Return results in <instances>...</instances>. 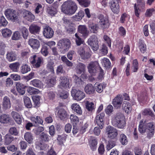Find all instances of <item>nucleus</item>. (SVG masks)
<instances>
[{
  "instance_id": "obj_3",
  "label": "nucleus",
  "mask_w": 155,
  "mask_h": 155,
  "mask_svg": "<svg viewBox=\"0 0 155 155\" xmlns=\"http://www.w3.org/2000/svg\"><path fill=\"white\" fill-rule=\"evenodd\" d=\"M113 125L119 128H123L126 125L125 118L121 113H118L114 115L111 119Z\"/></svg>"
},
{
  "instance_id": "obj_57",
  "label": "nucleus",
  "mask_w": 155,
  "mask_h": 155,
  "mask_svg": "<svg viewBox=\"0 0 155 155\" xmlns=\"http://www.w3.org/2000/svg\"><path fill=\"white\" fill-rule=\"evenodd\" d=\"M36 147L40 150H46L48 148V145L45 143H40L38 144H36Z\"/></svg>"
},
{
  "instance_id": "obj_49",
  "label": "nucleus",
  "mask_w": 155,
  "mask_h": 155,
  "mask_svg": "<svg viewBox=\"0 0 155 155\" xmlns=\"http://www.w3.org/2000/svg\"><path fill=\"white\" fill-rule=\"evenodd\" d=\"M54 62L52 61H50L49 62L47 65L48 70L50 71L53 74H54Z\"/></svg>"
},
{
  "instance_id": "obj_40",
  "label": "nucleus",
  "mask_w": 155,
  "mask_h": 155,
  "mask_svg": "<svg viewBox=\"0 0 155 155\" xmlns=\"http://www.w3.org/2000/svg\"><path fill=\"white\" fill-rule=\"evenodd\" d=\"M97 143V140L96 138H94L90 140L89 145L91 149L93 150H94L96 149Z\"/></svg>"
},
{
  "instance_id": "obj_21",
  "label": "nucleus",
  "mask_w": 155,
  "mask_h": 155,
  "mask_svg": "<svg viewBox=\"0 0 155 155\" xmlns=\"http://www.w3.org/2000/svg\"><path fill=\"white\" fill-rule=\"evenodd\" d=\"M78 31L82 34V37L85 38L88 35V32L86 27L84 25H79L78 26Z\"/></svg>"
},
{
  "instance_id": "obj_60",
  "label": "nucleus",
  "mask_w": 155,
  "mask_h": 155,
  "mask_svg": "<svg viewBox=\"0 0 155 155\" xmlns=\"http://www.w3.org/2000/svg\"><path fill=\"white\" fill-rule=\"evenodd\" d=\"M79 4L85 7H87L90 4L89 1L88 0H77Z\"/></svg>"
},
{
  "instance_id": "obj_28",
  "label": "nucleus",
  "mask_w": 155,
  "mask_h": 155,
  "mask_svg": "<svg viewBox=\"0 0 155 155\" xmlns=\"http://www.w3.org/2000/svg\"><path fill=\"white\" fill-rule=\"evenodd\" d=\"M30 84L34 86L40 88H43L44 84L39 80L35 79L30 81Z\"/></svg>"
},
{
  "instance_id": "obj_26",
  "label": "nucleus",
  "mask_w": 155,
  "mask_h": 155,
  "mask_svg": "<svg viewBox=\"0 0 155 155\" xmlns=\"http://www.w3.org/2000/svg\"><path fill=\"white\" fill-rule=\"evenodd\" d=\"M71 108L72 110L78 114L81 115L82 114V110L79 104L77 103H73L71 105Z\"/></svg>"
},
{
  "instance_id": "obj_44",
  "label": "nucleus",
  "mask_w": 155,
  "mask_h": 155,
  "mask_svg": "<svg viewBox=\"0 0 155 155\" xmlns=\"http://www.w3.org/2000/svg\"><path fill=\"white\" fill-rule=\"evenodd\" d=\"M30 70V67L26 64L23 65L21 67L20 71L22 74L26 73Z\"/></svg>"
},
{
  "instance_id": "obj_29",
  "label": "nucleus",
  "mask_w": 155,
  "mask_h": 155,
  "mask_svg": "<svg viewBox=\"0 0 155 155\" xmlns=\"http://www.w3.org/2000/svg\"><path fill=\"white\" fill-rule=\"evenodd\" d=\"M16 87L18 91L21 95L24 94L25 92V86L22 84L17 83Z\"/></svg>"
},
{
  "instance_id": "obj_5",
  "label": "nucleus",
  "mask_w": 155,
  "mask_h": 155,
  "mask_svg": "<svg viewBox=\"0 0 155 155\" xmlns=\"http://www.w3.org/2000/svg\"><path fill=\"white\" fill-rule=\"evenodd\" d=\"M5 15L9 20L15 21L18 18V15L15 11L13 9L7 8L4 12Z\"/></svg>"
},
{
  "instance_id": "obj_48",
  "label": "nucleus",
  "mask_w": 155,
  "mask_h": 155,
  "mask_svg": "<svg viewBox=\"0 0 155 155\" xmlns=\"http://www.w3.org/2000/svg\"><path fill=\"white\" fill-rule=\"evenodd\" d=\"M24 101L25 106L28 108H31L32 104L30 99L28 97L25 96L24 97Z\"/></svg>"
},
{
  "instance_id": "obj_15",
  "label": "nucleus",
  "mask_w": 155,
  "mask_h": 155,
  "mask_svg": "<svg viewBox=\"0 0 155 155\" xmlns=\"http://www.w3.org/2000/svg\"><path fill=\"white\" fill-rule=\"evenodd\" d=\"M110 8L112 12L114 14H118L120 11L118 2H116L112 0L110 2Z\"/></svg>"
},
{
  "instance_id": "obj_32",
  "label": "nucleus",
  "mask_w": 155,
  "mask_h": 155,
  "mask_svg": "<svg viewBox=\"0 0 155 155\" xmlns=\"http://www.w3.org/2000/svg\"><path fill=\"white\" fill-rule=\"evenodd\" d=\"M106 84H99L96 83L95 84L94 87L96 91L99 93H101L103 91L104 89L106 87Z\"/></svg>"
},
{
  "instance_id": "obj_27",
  "label": "nucleus",
  "mask_w": 155,
  "mask_h": 155,
  "mask_svg": "<svg viewBox=\"0 0 155 155\" xmlns=\"http://www.w3.org/2000/svg\"><path fill=\"white\" fill-rule=\"evenodd\" d=\"M84 90L87 94H94L95 91L94 87L91 84H87L85 87Z\"/></svg>"
},
{
  "instance_id": "obj_52",
  "label": "nucleus",
  "mask_w": 155,
  "mask_h": 155,
  "mask_svg": "<svg viewBox=\"0 0 155 155\" xmlns=\"http://www.w3.org/2000/svg\"><path fill=\"white\" fill-rule=\"evenodd\" d=\"M56 80L55 77H53L50 80L47 82V86L48 87H53L56 84Z\"/></svg>"
},
{
  "instance_id": "obj_34",
  "label": "nucleus",
  "mask_w": 155,
  "mask_h": 155,
  "mask_svg": "<svg viewBox=\"0 0 155 155\" xmlns=\"http://www.w3.org/2000/svg\"><path fill=\"white\" fill-rule=\"evenodd\" d=\"M6 58L9 62L14 61L16 59V55L15 53L11 52L7 54Z\"/></svg>"
},
{
  "instance_id": "obj_13",
  "label": "nucleus",
  "mask_w": 155,
  "mask_h": 155,
  "mask_svg": "<svg viewBox=\"0 0 155 155\" xmlns=\"http://www.w3.org/2000/svg\"><path fill=\"white\" fill-rule=\"evenodd\" d=\"M21 14L23 17L29 21L32 22L35 18V16L30 12L26 10H23Z\"/></svg>"
},
{
  "instance_id": "obj_16",
  "label": "nucleus",
  "mask_w": 155,
  "mask_h": 155,
  "mask_svg": "<svg viewBox=\"0 0 155 155\" xmlns=\"http://www.w3.org/2000/svg\"><path fill=\"white\" fill-rule=\"evenodd\" d=\"M60 83L58 86L59 88L63 89L69 87V80L65 76L61 77L60 80Z\"/></svg>"
},
{
  "instance_id": "obj_8",
  "label": "nucleus",
  "mask_w": 155,
  "mask_h": 155,
  "mask_svg": "<svg viewBox=\"0 0 155 155\" xmlns=\"http://www.w3.org/2000/svg\"><path fill=\"white\" fill-rule=\"evenodd\" d=\"M87 42L93 50L96 51L98 49L99 47L98 40L96 36H91L88 39Z\"/></svg>"
},
{
  "instance_id": "obj_61",
  "label": "nucleus",
  "mask_w": 155,
  "mask_h": 155,
  "mask_svg": "<svg viewBox=\"0 0 155 155\" xmlns=\"http://www.w3.org/2000/svg\"><path fill=\"white\" fill-rule=\"evenodd\" d=\"M58 95L61 98L65 99L68 97L69 94L67 91H63L61 92H59Z\"/></svg>"
},
{
  "instance_id": "obj_20",
  "label": "nucleus",
  "mask_w": 155,
  "mask_h": 155,
  "mask_svg": "<svg viewBox=\"0 0 155 155\" xmlns=\"http://www.w3.org/2000/svg\"><path fill=\"white\" fill-rule=\"evenodd\" d=\"M11 115L16 123L21 124L22 122L21 116L18 113L13 111L11 113Z\"/></svg>"
},
{
  "instance_id": "obj_58",
  "label": "nucleus",
  "mask_w": 155,
  "mask_h": 155,
  "mask_svg": "<svg viewBox=\"0 0 155 155\" xmlns=\"http://www.w3.org/2000/svg\"><path fill=\"white\" fill-rule=\"evenodd\" d=\"M75 36L76 37L75 39V42L77 45L79 46L83 43V40L78 36L77 33L75 34Z\"/></svg>"
},
{
  "instance_id": "obj_46",
  "label": "nucleus",
  "mask_w": 155,
  "mask_h": 155,
  "mask_svg": "<svg viewBox=\"0 0 155 155\" xmlns=\"http://www.w3.org/2000/svg\"><path fill=\"white\" fill-rule=\"evenodd\" d=\"M14 140V137L9 134H7L5 136V143L6 145L10 144Z\"/></svg>"
},
{
  "instance_id": "obj_59",
  "label": "nucleus",
  "mask_w": 155,
  "mask_h": 155,
  "mask_svg": "<svg viewBox=\"0 0 155 155\" xmlns=\"http://www.w3.org/2000/svg\"><path fill=\"white\" fill-rule=\"evenodd\" d=\"M45 96L47 98L51 100L53 99L55 97V94L53 91H50L47 93H45Z\"/></svg>"
},
{
  "instance_id": "obj_41",
  "label": "nucleus",
  "mask_w": 155,
  "mask_h": 155,
  "mask_svg": "<svg viewBox=\"0 0 155 155\" xmlns=\"http://www.w3.org/2000/svg\"><path fill=\"white\" fill-rule=\"evenodd\" d=\"M24 138L25 140L29 143H31L32 142L33 139L31 133L26 132L25 134Z\"/></svg>"
},
{
  "instance_id": "obj_56",
  "label": "nucleus",
  "mask_w": 155,
  "mask_h": 155,
  "mask_svg": "<svg viewBox=\"0 0 155 155\" xmlns=\"http://www.w3.org/2000/svg\"><path fill=\"white\" fill-rule=\"evenodd\" d=\"M8 23V22L3 16L0 17V27H5Z\"/></svg>"
},
{
  "instance_id": "obj_19",
  "label": "nucleus",
  "mask_w": 155,
  "mask_h": 155,
  "mask_svg": "<svg viewBox=\"0 0 155 155\" xmlns=\"http://www.w3.org/2000/svg\"><path fill=\"white\" fill-rule=\"evenodd\" d=\"M28 44L33 49H38L40 46L39 41L37 39L31 38L28 41Z\"/></svg>"
},
{
  "instance_id": "obj_36",
  "label": "nucleus",
  "mask_w": 155,
  "mask_h": 155,
  "mask_svg": "<svg viewBox=\"0 0 155 155\" xmlns=\"http://www.w3.org/2000/svg\"><path fill=\"white\" fill-rule=\"evenodd\" d=\"M138 47L140 51L144 53L146 50V46L144 41L142 40H140L138 43Z\"/></svg>"
},
{
  "instance_id": "obj_14",
  "label": "nucleus",
  "mask_w": 155,
  "mask_h": 155,
  "mask_svg": "<svg viewBox=\"0 0 155 155\" xmlns=\"http://www.w3.org/2000/svg\"><path fill=\"white\" fill-rule=\"evenodd\" d=\"M42 61V59L41 57L37 56L34 55L31 57L30 58V61L32 64H34L36 68L39 67Z\"/></svg>"
},
{
  "instance_id": "obj_37",
  "label": "nucleus",
  "mask_w": 155,
  "mask_h": 155,
  "mask_svg": "<svg viewBox=\"0 0 155 155\" xmlns=\"http://www.w3.org/2000/svg\"><path fill=\"white\" fill-rule=\"evenodd\" d=\"M101 63L103 66L106 69H109L110 68L111 64L109 59L104 58L102 60Z\"/></svg>"
},
{
  "instance_id": "obj_6",
  "label": "nucleus",
  "mask_w": 155,
  "mask_h": 155,
  "mask_svg": "<svg viewBox=\"0 0 155 155\" xmlns=\"http://www.w3.org/2000/svg\"><path fill=\"white\" fill-rule=\"evenodd\" d=\"M106 133L107 137L111 139H115L118 134L117 129L110 126H108L106 127Z\"/></svg>"
},
{
  "instance_id": "obj_11",
  "label": "nucleus",
  "mask_w": 155,
  "mask_h": 155,
  "mask_svg": "<svg viewBox=\"0 0 155 155\" xmlns=\"http://www.w3.org/2000/svg\"><path fill=\"white\" fill-rule=\"evenodd\" d=\"M104 113H102L97 115L95 119V123H96L101 129H102L103 127L104 120Z\"/></svg>"
},
{
  "instance_id": "obj_35",
  "label": "nucleus",
  "mask_w": 155,
  "mask_h": 155,
  "mask_svg": "<svg viewBox=\"0 0 155 155\" xmlns=\"http://www.w3.org/2000/svg\"><path fill=\"white\" fill-rule=\"evenodd\" d=\"M20 65V64L18 62H15L10 64L9 67L10 69L14 72H17Z\"/></svg>"
},
{
  "instance_id": "obj_62",
  "label": "nucleus",
  "mask_w": 155,
  "mask_h": 155,
  "mask_svg": "<svg viewBox=\"0 0 155 155\" xmlns=\"http://www.w3.org/2000/svg\"><path fill=\"white\" fill-rule=\"evenodd\" d=\"M115 145V142L112 140H110L107 145V149L108 150H110Z\"/></svg>"
},
{
  "instance_id": "obj_51",
  "label": "nucleus",
  "mask_w": 155,
  "mask_h": 155,
  "mask_svg": "<svg viewBox=\"0 0 155 155\" xmlns=\"http://www.w3.org/2000/svg\"><path fill=\"white\" fill-rule=\"evenodd\" d=\"M22 33L23 38L26 39L27 38L28 35V29L25 27H22L20 29Z\"/></svg>"
},
{
  "instance_id": "obj_24",
  "label": "nucleus",
  "mask_w": 155,
  "mask_h": 155,
  "mask_svg": "<svg viewBox=\"0 0 155 155\" xmlns=\"http://www.w3.org/2000/svg\"><path fill=\"white\" fill-rule=\"evenodd\" d=\"M56 109L58 110L57 113L58 116L61 120L65 118L67 115L66 111L63 108H60L59 107H57Z\"/></svg>"
},
{
  "instance_id": "obj_12",
  "label": "nucleus",
  "mask_w": 155,
  "mask_h": 155,
  "mask_svg": "<svg viewBox=\"0 0 155 155\" xmlns=\"http://www.w3.org/2000/svg\"><path fill=\"white\" fill-rule=\"evenodd\" d=\"M99 64L97 61L91 62L87 68L89 72L92 75H95L96 73L97 69L99 67Z\"/></svg>"
},
{
  "instance_id": "obj_45",
  "label": "nucleus",
  "mask_w": 155,
  "mask_h": 155,
  "mask_svg": "<svg viewBox=\"0 0 155 155\" xmlns=\"http://www.w3.org/2000/svg\"><path fill=\"white\" fill-rule=\"evenodd\" d=\"M120 141L122 145H126L128 143V139L127 136L123 134L120 135Z\"/></svg>"
},
{
  "instance_id": "obj_38",
  "label": "nucleus",
  "mask_w": 155,
  "mask_h": 155,
  "mask_svg": "<svg viewBox=\"0 0 155 155\" xmlns=\"http://www.w3.org/2000/svg\"><path fill=\"white\" fill-rule=\"evenodd\" d=\"M2 34L4 37H8L11 36L12 34V31L8 28H5L2 30Z\"/></svg>"
},
{
  "instance_id": "obj_42",
  "label": "nucleus",
  "mask_w": 155,
  "mask_h": 155,
  "mask_svg": "<svg viewBox=\"0 0 155 155\" xmlns=\"http://www.w3.org/2000/svg\"><path fill=\"white\" fill-rule=\"evenodd\" d=\"M71 121L73 125H76L79 122V119L78 117L74 114H71L70 117Z\"/></svg>"
},
{
  "instance_id": "obj_39",
  "label": "nucleus",
  "mask_w": 155,
  "mask_h": 155,
  "mask_svg": "<svg viewBox=\"0 0 155 155\" xmlns=\"http://www.w3.org/2000/svg\"><path fill=\"white\" fill-rule=\"evenodd\" d=\"M84 15L83 11H80L77 14L73 17V18L76 21H80L84 17Z\"/></svg>"
},
{
  "instance_id": "obj_9",
  "label": "nucleus",
  "mask_w": 155,
  "mask_h": 155,
  "mask_svg": "<svg viewBox=\"0 0 155 155\" xmlns=\"http://www.w3.org/2000/svg\"><path fill=\"white\" fill-rule=\"evenodd\" d=\"M98 18L100 20L98 24L101 28L104 29L108 27L109 24L107 17H104L102 15H100L98 16Z\"/></svg>"
},
{
  "instance_id": "obj_25",
  "label": "nucleus",
  "mask_w": 155,
  "mask_h": 155,
  "mask_svg": "<svg viewBox=\"0 0 155 155\" xmlns=\"http://www.w3.org/2000/svg\"><path fill=\"white\" fill-rule=\"evenodd\" d=\"M2 106L5 109H9L11 107V104L9 98L7 96L3 98Z\"/></svg>"
},
{
  "instance_id": "obj_1",
  "label": "nucleus",
  "mask_w": 155,
  "mask_h": 155,
  "mask_svg": "<svg viewBox=\"0 0 155 155\" xmlns=\"http://www.w3.org/2000/svg\"><path fill=\"white\" fill-rule=\"evenodd\" d=\"M154 129V127L153 123L148 122L147 120H142L140 121L138 130L140 133L143 134L147 132V137L150 138L153 135Z\"/></svg>"
},
{
  "instance_id": "obj_64",
  "label": "nucleus",
  "mask_w": 155,
  "mask_h": 155,
  "mask_svg": "<svg viewBox=\"0 0 155 155\" xmlns=\"http://www.w3.org/2000/svg\"><path fill=\"white\" fill-rule=\"evenodd\" d=\"M9 132L11 134L15 136H17L18 134V131L15 127H11L9 130Z\"/></svg>"
},
{
  "instance_id": "obj_7",
  "label": "nucleus",
  "mask_w": 155,
  "mask_h": 155,
  "mask_svg": "<svg viewBox=\"0 0 155 155\" xmlns=\"http://www.w3.org/2000/svg\"><path fill=\"white\" fill-rule=\"evenodd\" d=\"M71 92L73 98L77 101H81L85 97V93L79 90L72 89Z\"/></svg>"
},
{
  "instance_id": "obj_10",
  "label": "nucleus",
  "mask_w": 155,
  "mask_h": 155,
  "mask_svg": "<svg viewBox=\"0 0 155 155\" xmlns=\"http://www.w3.org/2000/svg\"><path fill=\"white\" fill-rule=\"evenodd\" d=\"M54 31L49 26L46 25L43 28V34L47 38H51L53 36Z\"/></svg>"
},
{
  "instance_id": "obj_2",
  "label": "nucleus",
  "mask_w": 155,
  "mask_h": 155,
  "mask_svg": "<svg viewBox=\"0 0 155 155\" xmlns=\"http://www.w3.org/2000/svg\"><path fill=\"white\" fill-rule=\"evenodd\" d=\"M78 9V6L74 1L68 0L64 2L61 5V11L64 13L69 15L74 14Z\"/></svg>"
},
{
  "instance_id": "obj_31",
  "label": "nucleus",
  "mask_w": 155,
  "mask_h": 155,
  "mask_svg": "<svg viewBox=\"0 0 155 155\" xmlns=\"http://www.w3.org/2000/svg\"><path fill=\"white\" fill-rule=\"evenodd\" d=\"M78 53L80 55L82 59H86L90 58L91 55L88 52H85L83 48L80 49L78 51Z\"/></svg>"
},
{
  "instance_id": "obj_23",
  "label": "nucleus",
  "mask_w": 155,
  "mask_h": 155,
  "mask_svg": "<svg viewBox=\"0 0 155 155\" xmlns=\"http://www.w3.org/2000/svg\"><path fill=\"white\" fill-rule=\"evenodd\" d=\"M122 107L125 112L127 114L130 113L132 110L131 105L128 102L124 101L122 104Z\"/></svg>"
},
{
  "instance_id": "obj_17",
  "label": "nucleus",
  "mask_w": 155,
  "mask_h": 155,
  "mask_svg": "<svg viewBox=\"0 0 155 155\" xmlns=\"http://www.w3.org/2000/svg\"><path fill=\"white\" fill-rule=\"evenodd\" d=\"M123 99L120 95H117L113 100L112 104L114 107L116 108H120L123 102Z\"/></svg>"
},
{
  "instance_id": "obj_47",
  "label": "nucleus",
  "mask_w": 155,
  "mask_h": 155,
  "mask_svg": "<svg viewBox=\"0 0 155 155\" xmlns=\"http://www.w3.org/2000/svg\"><path fill=\"white\" fill-rule=\"evenodd\" d=\"M89 27L91 31L94 33H97L99 27L95 24H92L89 25Z\"/></svg>"
},
{
  "instance_id": "obj_53",
  "label": "nucleus",
  "mask_w": 155,
  "mask_h": 155,
  "mask_svg": "<svg viewBox=\"0 0 155 155\" xmlns=\"http://www.w3.org/2000/svg\"><path fill=\"white\" fill-rule=\"evenodd\" d=\"M155 12V9L153 8H150L147 10L145 13L146 17H150Z\"/></svg>"
},
{
  "instance_id": "obj_55",
  "label": "nucleus",
  "mask_w": 155,
  "mask_h": 155,
  "mask_svg": "<svg viewBox=\"0 0 155 155\" xmlns=\"http://www.w3.org/2000/svg\"><path fill=\"white\" fill-rule=\"evenodd\" d=\"M21 38V35L19 32L18 31H15L13 34L12 39L13 40H17Z\"/></svg>"
},
{
  "instance_id": "obj_4",
  "label": "nucleus",
  "mask_w": 155,
  "mask_h": 155,
  "mask_svg": "<svg viewBox=\"0 0 155 155\" xmlns=\"http://www.w3.org/2000/svg\"><path fill=\"white\" fill-rule=\"evenodd\" d=\"M57 45L61 53H64L70 47L71 42L69 39H64L59 40Z\"/></svg>"
},
{
  "instance_id": "obj_50",
  "label": "nucleus",
  "mask_w": 155,
  "mask_h": 155,
  "mask_svg": "<svg viewBox=\"0 0 155 155\" xmlns=\"http://www.w3.org/2000/svg\"><path fill=\"white\" fill-rule=\"evenodd\" d=\"M132 69L133 72H136L138 69V63L136 59L133 61Z\"/></svg>"
},
{
  "instance_id": "obj_63",
  "label": "nucleus",
  "mask_w": 155,
  "mask_h": 155,
  "mask_svg": "<svg viewBox=\"0 0 155 155\" xmlns=\"http://www.w3.org/2000/svg\"><path fill=\"white\" fill-rule=\"evenodd\" d=\"M140 4H139L137 5L136 4H135L134 5L135 13V15L137 17H139V15L140 13Z\"/></svg>"
},
{
  "instance_id": "obj_43",
  "label": "nucleus",
  "mask_w": 155,
  "mask_h": 155,
  "mask_svg": "<svg viewBox=\"0 0 155 155\" xmlns=\"http://www.w3.org/2000/svg\"><path fill=\"white\" fill-rule=\"evenodd\" d=\"M10 117L8 115L4 114L0 116V122L2 123H6L9 122Z\"/></svg>"
},
{
  "instance_id": "obj_33",
  "label": "nucleus",
  "mask_w": 155,
  "mask_h": 155,
  "mask_svg": "<svg viewBox=\"0 0 155 155\" xmlns=\"http://www.w3.org/2000/svg\"><path fill=\"white\" fill-rule=\"evenodd\" d=\"M85 65L81 63H79L77 66L76 71L77 73L81 74L84 73L85 70Z\"/></svg>"
},
{
  "instance_id": "obj_54",
  "label": "nucleus",
  "mask_w": 155,
  "mask_h": 155,
  "mask_svg": "<svg viewBox=\"0 0 155 155\" xmlns=\"http://www.w3.org/2000/svg\"><path fill=\"white\" fill-rule=\"evenodd\" d=\"M28 91L31 94H37L40 92L38 89L31 87H29Z\"/></svg>"
},
{
  "instance_id": "obj_30",
  "label": "nucleus",
  "mask_w": 155,
  "mask_h": 155,
  "mask_svg": "<svg viewBox=\"0 0 155 155\" xmlns=\"http://www.w3.org/2000/svg\"><path fill=\"white\" fill-rule=\"evenodd\" d=\"M30 120L35 124H40L41 125L43 123L42 119L40 117L37 116L36 117L32 116L30 117Z\"/></svg>"
},
{
  "instance_id": "obj_18",
  "label": "nucleus",
  "mask_w": 155,
  "mask_h": 155,
  "mask_svg": "<svg viewBox=\"0 0 155 155\" xmlns=\"http://www.w3.org/2000/svg\"><path fill=\"white\" fill-rule=\"evenodd\" d=\"M40 30V27L35 24H32L30 25L29 28V30L30 33L34 35L38 34Z\"/></svg>"
},
{
  "instance_id": "obj_22",
  "label": "nucleus",
  "mask_w": 155,
  "mask_h": 155,
  "mask_svg": "<svg viewBox=\"0 0 155 155\" xmlns=\"http://www.w3.org/2000/svg\"><path fill=\"white\" fill-rule=\"evenodd\" d=\"M90 98L86 99L84 101L85 104L86 109L89 111H91L95 108V105L93 103L90 101Z\"/></svg>"
}]
</instances>
